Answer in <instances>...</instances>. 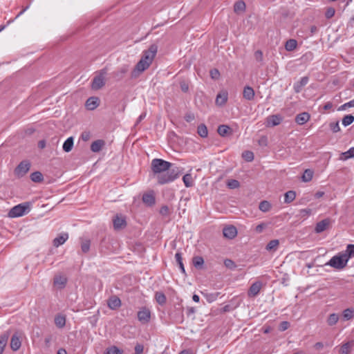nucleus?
Listing matches in <instances>:
<instances>
[{
	"instance_id": "nucleus-10",
	"label": "nucleus",
	"mask_w": 354,
	"mask_h": 354,
	"mask_svg": "<svg viewBox=\"0 0 354 354\" xmlns=\"http://www.w3.org/2000/svg\"><path fill=\"white\" fill-rule=\"evenodd\" d=\"M223 236L229 239H232L237 235V230L233 225H229L223 228Z\"/></svg>"
},
{
	"instance_id": "nucleus-6",
	"label": "nucleus",
	"mask_w": 354,
	"mask_h": 354,
	"mask_svg": "<svg viewBox=\"0 0 354 354\" xmlns=\"http://www.w3.org/2000/svg\"><path fill=\"white\" fill-rule=\"evenodd\" d=\"M30 168V162L28 160L21 161L14 170V174L17 178L24 176Z\"/></svg>"
},
{
	"instance_id": "nucleus-13",
	"label": "nucleus",
	"mask_w": 354,
	"mask_h": 354,
	"mask_svg": "<svg viewBox=\"0 0 354 354\" xmlns=\"http://www.w3.org/2000/svg\"><path fill=\"white\" fill-rule=\"evenodd\" d=\"M330 220L329 218H325L316 224L315 231L316 233H321L326 230L330 225Z\"/></svg>"
},
{
	"instance_id": "nucleus-52",
	"label": "nucleus",
	"mask_w": 354,
	"mask_h": 354,
	"mask_svg": "<svg viewBox=\"0 0 354 354\" xmlns=\"http://www.w3.org/2000/svg\"><path fill=\"white\" fill-rule=\"evenodd\" d=\"M218 292L216 293H210V294H205V297H206V299L208 302L211 303L214 301H215L218 296Z\"/></svg>"
},
{
	"instance_id": "nucleus-62",
	"label": "nucleus",
	"mask_w": 354,
	"mask_h": 354,
	"mask_svg": "<svg viewBox=\"0 0 354 354\" xmlns=\"http://www.w3.org/2000/svg\"><path fill=\"white\" fill-rule=\"evenodd\" d=\"M160 214L163 215V216L169 215V209L168 206H167V205L162 206L160 209Z\"/></svg>"
},
{
	"instance_id": "nucleus-44",
	"label": "nucleus",
	"mask_w": 354,
	"mask_h": 354,
	"mask_svg": "<svg viewBox=\"0 0 354 354\" xmlns=\"http://www.w3.org/2000/svg\"><path fill=\"white\" fill-rule=\"evenodd\" d=\"M175 259H176V261L177 263L179 266V268H180L181 272L183 274H185V267H184V265L183 263L182 254H181V253L180 252H178L176 253Z\"/></svg>"
},
{
	"instance_id": "nucleus-5",
	"label": "nucleus",
	"mask_w": 354,
	"mask_h": 354,
	"mask_svg": "<svg viewBox=\"0 0 354 354\" xmlns=\"http://www.w3.org/2000/svg\"><path fill=\"white\" fill-rule=\"evenodd\" d=\"M348 261L346 257H344L343 253L339 252L337 255L333 257L325 265L330 266L337 270H342L346 266Z\"/></svg>"
},
{
	"instance_id": "nucleus-40",
	"label": "nucleus",
	"mask_w": 354,
	"mask_h": 354,
	"mask_svg": "<svg viewBox=\"0 0 354 354\" xmlns=\"http://www.w3.org/2000/svg\"><path fill=\"white\" fill-rule=\"evenodd\" d=\"M197 132L198 135L202 138H206L208 135L207 128L204 124H201L198 125Z\"/></svg>"
},
{
	"instance_id": "nucleus-24",
	"label": "nucleus",
	"mask_w": 354,
	"mask_h": 354,
	"mask_svg": "<svg viewBox=\"0 0 354 354\" xmlns=\"http://www.w3.org/2000/svg\"><path fill=\"white\" fill-rule=\"evenodd\" d=\"M142 201L149 206L153 205L156 201L153 193H146L142 196Z\"/></svg>"
},
{
	"instance_id": "nucleus-11",
	"label": "nucleus",
	"mask_w": 354,
	"mask_h": 354,
	"mask_svg": "<svg viewBox=\"0 0 354 354\" xmlns=\"http://www.w3.org/2000/svg\"><path fill=\"white\" fill-rule=\"evenodd\" d=\"M262 287V283L261 281H256L253 283L250 287L248 295L250 297L257 296Z\"/></svg>"
},
{
	"instance_id": "nucleus-51",
	"label": "nucleus",
	"mask_w": 354,
	"mask_h": 354,
	"mask_svg": "<svg viewBox=\"0 0 354 354\" xmlns=\"http://www.w3.org/2000/svg\"><path fill=\"white\" fill-rule=\"evenodd\" d=\"M342 155L344 156L343 158L344 160H346V159H348L351 158H354V147H351L347 151L342 153Z\"/></svg>"
},
{
	"instance_id": "nucleus-35",
	"label": "nucleus",
	"mask_w": 354,
	"mask_h": 354,
	"mask_svg": "<svg viewBox=\"0 0 354 354\" xmlns=\"http://www.w3.org/2000/svg\"><path fill=\"white\" fill-rule=\"evenodd\" d=\"M297 42L294 39H288L285 44V48L288 51H292L297 48Z\"/></svg>"
},
{
	"instance_id": "nucleus-47",
	"label": "nucleus",
	"mask_w": 354,
	"mask_h": 354,
	"mask_svg": "<svg viewBox=\"0 0 354 354\" xmlns=\"http://www.w3.org/2000/svg\"><path fill=\"white\" fill-rule=\"evenodd\" d=\"M279 244V241L277 239L271 240L266 245V248L267 250H276L278 245Z\"/></svg>"
},
{
	"instance_id": "nucleus-9",
	"label": "nucleus",
	"mask_w": 354,
	"mask_h": 354,
	"mask_svg": "<svg viewBox=\"0 0 354 354\" xmlns=\"http://www.w3.org/2000/svg\"><path fill=\"white\" fill-rule=\"evenodd\" d=\"M121 304L122 303L120 299L115 295L110 297L107 300L108 307L111 310L118 309L121 306Z\"/></svg>"
},
{
	"instance_id": "nucleus-55",
	"label": "nucleus",
	"mask_w": 354,
	"mask_h": 354,
	"mask_svg": "<svg viewBox=\"0 0 354 354\" xmlns=\"http://www.w3.org/2000/svg\"><path fill=\"white\" fill-rule=\"evenodd\" d=\"M329 126L333 133H337L340 131V127H339L338 121H337L336 122L330 123Z\"/></svg>"
},
{
	"instance_id": "nucleus-43",
	"label": "nucleus",
	"mask_w": 354,
	"mask_h": 354,
	"mask_svg": "<svg viewBox=\"0 0 354 354\" xmlns=\"http://www.w3.org/2000/svg\"><path fill=\"white\" fill-rule=\"evenodd\" d=\"M183 183L186 187H191L193 186V178L190 174H186L183 177Z\"/></svg>"
},
{
	"instance_id": "nucleus-25",
	"label": "nucleus",
	"mask_w": 354,
	"mask_h": 354,
	"mask_svg": "<svg viewBox=\"0 0 354 354\" xmlns=\"http://www.w3.org/2000/svg\"><path fill=\"white\" fill-rule=\"evenodd\" d=\"M9 332H6L0 336V354H2L9 338Z\"/></svg>"
},
{
	"instance_id": "nucleus-45",
	"label": "nucleus",
	"mask_w": 354,
	"mask_h": 354,
	"mask_svg": "<svg viewBox=\"0 0 354 354\" xmlns=\"http://www.w3.org/2000/svg\"><path fill=\"white\" fill-rule=\"evenodd\" d=\"M313 176V171L309 169H307L304 171L301 179L304 182H309L312 180Z\"/></svg>"
},
{
	"instance_id": "nucleus-59",
	"label": "nucleus",
	"mask_w": 354,
	"mask_h": 354,
	"mask_svg": "<svg viewBox=\"0 0 354 354\" xmlns=\"http://www.w3.org/2000/svg\"><path fill=\"white\" fill-rule=\"evenodd\" d=\"M290 327V323L288 322L284 321L281 322L279 324V329L280 331H285Z\"/></svg>"
},
{
	"instance_id": "nucleus-33",
	"label": "nucleus",
	"mask_w": 354,
	"mask_h": 354,
	"mask_svg": "<svg viewBox=\"0 0 354 354\" xmlns=\"http://www.w3.org/2000/svg\"><path fill=\"white\" fill-rule=\"evenodd\" d=\"M339 320V315L337 313H332L329 315L327 318L326 322L327 324L330 326H333L335 325Z\"/></svg>"
},
{
	"instance_id": "nucleus-18",
	"label": "nucleus",
	"mask_w": 354,
	"mask_h": 354,
	"mask_svg": "<svg viewBox=\"0 0 354 354\" xmlns=\"http://www.w3.org/2000/svg\"><path fill=\"white\" fill-rule=\"evenodd\" d=\"M99 99L97 97H91L86 102V107L88 110H94L99 105Z\"/></svg>"
},
{
	"instance_id": "nucleus-12",
	"label": "nucleus",
	"mask_w": 354,
	"mask_h": 354,
	"mask_svg": "<svg viewBox=\"0 0 354 354\" xmlns=\"http://www.w3.org/2000/svg\"><path fill=\"white\" fill-rule=\"evenodd\" d=\"M105 84L104 77L102 75L95 76L93 80L91 88L93 90H99Z\"/></svg>"
},
{
	"instance_id": "nucleus-49",
	"label": "nucleus",
	"mask_w": 354,
	"mask_h": 354,
	"mask_svg": "<svg viewBox=\"0 0 354 354\" xmlns=\"http://www.w3.org/2000/svg\"><path fill=\"white\" fill-rule=\"evenodd\" d=\"M242 157L248 162H251L254 160V153L250 151H245L242 153Z\"/></svg>"
},
{
	"instance_id": "nucleus-50",
	"label": "nucleus",
	"mask_w": 354,
	"mask_h": 354,
	"mask_svg": "<svg viewBox=\"0 0 354 354\" xmlns=\"http://www.w3.org/2000/svg\"><path fill=\"white\" fill-rule=\"evenodd\" d=\"M227 186L230 189H236L239 187L240 183L235 179H230L227 183Z\"/></svg>"
},
{
	"instance_id": "nucleus-57",
	"label": "nucleus",
	"mask_w": 354,
	"mask_h": 354,
	"mask_svg": "<svg viewBox=\"0 0 354 354\" xmlns=\"http://www.w3.org/2000/svg\"><path fill=\"white\" fill-rule=\"evenodd\" d=\"M209 74L213 80H218L220 77V73L216 68L212 69L209 72Z\"/></svg>"
},
{
	"instance_id": "nucleus-29",
	"label": "nucleus",
	"mask_w": 354,
	"mask_h": 354,
	"mask_svg": "<svg viewBox=\"0 0 354 354\" xmlns=\"http://www.w3.org/2000/svg\"><path fill=\"white\" fill-rule=\"evenodd\" d=\"M73 141L74 140L73 137H69L65 140L62 147L63 150L65 152H70L72 150L73 147Z\"/></svg>"
},
{
	"instance_id": "nucleus-26",
	"label": "nucleus",
	"mask_w": 354,
	"mask_h": 354,
	"mask_svg": "<svg viewBox=\"0 0 354 354\" xmlns=\"http://www.w3.org/2000/svg\"><path fill=\"white\" fill-rule=\"evenodd\" d=\"M55 324L57 327L62 328L66 325V317L62 315H57L55 317Z\"/></svg>"
},
{
	"instance_id": "nucleus-54",
	"label": "nucleus",
	"mask_w": 354,
	"mask_h": 354,
	"mask_svg": "<svg viewBox=\"0 0 354 354\" xmlns=\"http://www.w3.org/2000/svg\"><path fill=\"white\" fill-rule=\"evenodd\" d=\"M353 106H354V99L353 100L349 101L348 102H346V103L342 104V106H340L338 108L337 110L343 111V110H345L346 108L353 107Z\"/></svg>"
},
{
	"instance_id": "nucleus-17",
	"label": "nucleus",
	"mask_w": 354,
	"mask_h": 354,
	"mask_svg": "<svg viewBox=\"0 0 354 354\" xmlns=\"http://www.w3.org/2000/svg\"><path fill=\"white\" fill-rule=\"evenodd\" d=\"M308 77L307 76L303 77L300 81L295 83L294 91L296 93H299L301 91L304 86H305L308 82Z\"/></svg>"
},
{
	"instance_id": "nucleus-21",
	"label": "nucleus",
	"mask_w": 354,
	"mask_h": 354,
	"mask_svg": "<svg viewBox=\"0 0 354 354\" xmlns=\"http://www.w3.org/2000/svg\"><path fill=\"white\" fill-rule=\"evenodd\" d=\"M354 346V341H349L344 344H343L339 348V354H349L351 351V348Z\"/></svg>"
},
{
	"instance_id": "nucleus-22",
	"label": "nucleus",
	"mask_w": 354,
	"mask_h": 354,
	"mask_svg": "<svg viewBox=\"0 0 354 354\" xmlns=\"http://www.w3.org/2000/svg\"><path fill=\"white\" fill-rule=\"evenodd\" d=\"M243 97L247 100H252L254 97V89L250 86H245L243 92Z\"/></svg>"
},
{
	"instance_id": "nucleus-27",
	"label": "nucleus",
	"mask_w": 354,
	"mask_h": 354,
	"mask_svg": "<svg viewBox=\"0 0 354 354\" xmlns=\"http://www.w3.org/2000/svg\"><path fill=\"white\" fill-rule=\"evenodd\" d=\"M227 100V92H223L221 93H218L216 98V103L218 105L222 106L225 104V102Z\"/></svg>"
},
{
	"instance_id": "nucleus-4",
	"label": "nucleus",
	"mask_w": 354,
	"mask_h": 354,
	"mask_svg": "<svg viewBox=\"0 0 354 354\" xmlns=\"http://www.w3.org/2000/svg\"><path fill=\"white\" fill-rule=\"evenodd\" d=\"M31 203L25 202L14 206L8 212L10 218L20 217L30 210Z\"/></svg>"
},
{
	"instance_id": "nucleus-41",
	"label": "nucleus",
	"mask_w": 354,
	"mask_h": 354,
	"mask_svg": "<svg viewBox=\"0 0 354 354\" xmlns=\"http://www.w3.org/2000/svg\"><path fill=\"white\" fill-rule=\"evenodd\" d=\"M245 3L243 1H238L234 5V10L235 12H243L245 10Z\"/></svg>"
},
{
	"instance_id": "nucleus-23",
	"label": "nucleus",
	"mask_w": 354,
	"mask_h": 354,
	"mask_svg": "<svg viewBox=\"0 0 354 354\" xmlns=\"http://www.w3.org/2000/svg\"><path fill=\"white\" fill-rule=\"evenodd\" d=\"M21 342L19 337L17 335H13L11 337L10 348L12 351H16L21 347Z\"/></svg>"
},
{
	"instance_id": "nucleus-63",
	"label": "nucleus",
	"mask_w": 354,
	"mask_h": 354,
	"mask_svg": "<svg viewBox=\"0 0 354 354\" xmlns=\"http://www.w3.org/2000/svg\"><path fill=\"white\" fill-rule=\"evenodd\" d=\"M135 353L134 354H141L143 352L144 346L142 344H137L134 348Z\"/></svg>"
},
{
	"instance_id": "nucleus-64",
	"label": "nucleus",
	"mask_w": 354,
	"mask_h": 354,
	"mask_svg": "<svg viewBox=\"0 0 354 354\" xmlns=\"http://www.w3.org/2000/svg\"><path fill=\"white\" fill-rule=\"evenodd\" d=\"M259 145L261 147H266L268 145V139L266 136H261L259 141Z\"/></svg>"
},
{
	"instance_id": "nucleus-14",
	"label": "nucleus",
	"mask_w": 354,
	"mask_h": 354,
	"mask_svg": "<svg viewBox=\"0 0 354 354\" xmlns=\"http://www.w3.org/2000/svg\"><path fill=\"white\" fill-rule=\"evenodd\" d=\"M310 118V115L308 112H303L296 115L295 122L302 125L306 123Z\"/></svg>"
},
{
	"instance_id": "nucleus-15",
	"label": "nucleus",
	"mask_w": 354,
	"mask_h": 354,
	"mask_svg": "<svg viewBox=\"0 0 354 354\" xmlns=\"http://www.w3.org/2000/svg\"><path fill=\"white\" fill-rule=\"evenodd\" d=\"M217 132L221 136L225 137L232 135L233 131L228 125L221 124L218 127Z\"/></svg>"
},
{
	"instance_id": "nucleus-32",
	"label": "nucleus",
	"mask_w": 354,
	"mask_h": 354,
	"mask_svg": "<svg viewBox=\"0 0 354 354\" xmlns=\"http://www.w3.org/2000/svg\"><path fill=\"white\" fill-rule=\"evenodd\" d=\"M343 319L344 320H351L354 317V308H348L342 312Z\"/></svg>"
},
{
	"instance_id": "nucleus-42",
	"label": "nucleus",
	"mask_w": 354,
	"mask_h": 354,
	"mask_svg": "<svg viewBox=\"0 0 354 354\" xmlns=\"http://www.w3.org/2000/svg\"><path fill=\"white\" fill-rule=\"evenodd\" d=\"M271 207H272L271 204L270 203V202H268L267 201H263L260 202L259 205V209L261 211H262L263 212H268V211L270 210Z\"/></svg>"
},
{
	"instance_id": "nucleus-31",
	"label": "nucleus",
	"mask_w": 354,
	"mask_h": 354,
	"mask_svg": "<svg viewBox=\"0 0 354 354\" xmlns=\"http://www.w3.org/2000/svg\"><path fill=\"white\" fill-rule=\"evenodd\" d=\"M67 279L64 277L57 276L54 278V285L59 286V288H63L66 284Z\"/></svg>"
},
{
	"instance_id": "nucleus-2",
	"label": "nucleus",
	"mask_w": 354,
	"mask_h": 354,
	"mask_svg": "<svg viewBox=\"0 0 354 354\" xmlns=\"http://www.w3.org/2000/svg\"><path fill=\"white\" fill-rule=\"evenodd\" d=\"M183 169L178 167L171 169L170 167L165 174L157 176L158 183L160 185H163L174 181L179 177Z\"/></svg>"
},
{
	"instance_id": "nucleus-1",
	"label": "nucleus",
	"mask_w": 354,
	"mask_h": 354,
	"mask_svg": "<svg viewBox=\"0 0 354 354\" xmlns=\"http://www.w3.org/2000/svg\"><path fill=\"white\" fill-rule=\"evenodd\" d=\"M158 51V46L156 44H151L149 48L143 52L140 60L136 64L133 71L131 72V78L136 79L141 73L147 70L151 64Z\"/></svg>"
},
{
	"instance_id": "nucleus-28",
	"label": "nucleus",
	"mask_w": 354,
	"mask_h": 354,
	"mask_svg": "<svg viewBox=\"0 0 354 354\" xmlns=\"http://www.w3.org/2000/svg\"><path fill=\"white\" fill-rule=\"evenodd\" d=\"M342 253L348 261L349 259L354 257V244H348L346 250Z\"/></svg>"
},
{
	"instance_id": "nucleus-60",
	"label": "nucleus",
	"mask_w": 354,
	"mask_h": 354,
	"mask_svg": "<svg viewBox=\"0 0 354 354\" xmlns=\"http://www.w3.org/2000/svg\"><path fill=\"white\" fill-rule=\"evenodd\" d=\"M254 58L259 62L263 61V53L261 50H258L254 53Z\"/></svg>"
},
{
	"instance_id": "nucleus-48",
	"label": "nucleus",
	"mask_w": 354,
	"mask_h": 354,
	"mask_svg": "<svg viewBox=\"0 0 354 354\" xmlns=\"http://www.w3.org/2000/svg\"><path fill=\"white\" fill-rule=\"evenodd\" d=\"M354 121V116L352 115H346L343 118H342V124L344 126V127H347L348 125H350L351 124H352Z\"/></svg>"
},
{
	"instance_id": "nucleus-30",
	"label": "nucleus",
	"mask_w": 354,
	"mask_h": 354,
	"mask_svg": "<svg viewBox=\"0 0 354 354\" xmlns=\"http://www.w3.org/2000/svg\"><path fill=\"white\" fill-rule=\"evenodd\" d=\"M129 68L127 66H123L121 67L118 71H115L114 73V77L118 80H120L122 79L124 76V75L128 72Z\"/></svg>"
},
{
	"instance_id": "nucleus-34",
	"label": "nucleus",
	"mask_w": 354,
	"mask_h": 354,
	"mask_svg": "<svg viewBox=\"0 0 354 354\" xmlns=\"http://www.w3.org/2000/svg\"><path fill=\"white\" fill-rule=\"evenodd\" d=\"M192 263L196 268L201 269L204 263V259L201 256H196L193 257Z\"/></svg>"
},
{
	"instance_id": "nucleus-61",
	"label": "nucleus",
	"mask_w": 354,
	"mask_h": 354,
	"mask_svg": "<svg viewBox=\"0 0 354 354\" xmlns=\"http://www.w3.org/2000/svg\"><path fill=\"white\" fill-rule=\"evenodd\" d=\"M81 138L83 141H88L91 138V133L89 131H83L81 134Z\"/></svg>"
},
{
	"instance_id": "nucleus-38",
	"label": "nucleus",
	"mask_w": 354,
	"mask_h": 354,
	"mask_svg": "<svg viewBox=\"0 0 354 354\" xmlns=\"http://www.w3.org/2000/svg\"><path fill=\"white\" fill-rule=\"evenodd\" d=\"M30 179L35 183H41L44 180L42 174L40 171H35L30 174Z\"/></svg>"
},
{
	"instance_id": "nucleus-37",
	"label": "nucleus",
	"mask_w": 354,
	"mask_h": 354,
	"mask_svg": "<svg viewBox=\"0 0 354 354\" xmlns=\"http://www.w3.org/2000/svg\"><path fill=\"white\" fill-rule=\"evenodd\" d=\"M155 299L157 303H158L161 306L164 305L167 301L166 296L162 292H156Z\"/></svg>"
},
{
	"instance_id": "nucleus-36",
	"label": "nucleus",
	"mask_w": 354,
	"mask_h": 354,
	"mask_svg": "<svg viewBox=\"0 0 354 354\" xmlns=\"http://www.w3.org/2000/svg\"><path fill=\"white\" fill-rule=\"evenodd\" d=\"M284 196V203L287 204L290 203L295 199L296 192L292 190L288 191L285 194Z\"/></svg>"
},
{
	"instance_id": "nucleus-7",
	"label": "nucleus",
	"mask_w": 354,
	"mask_h": 354,
	"mask_svg": "<svg viewBox=\"0 0 354 354\" xmlns=\"http://www.w3.org/2000/svg\"><path fill=\"white\" fill-rule=\"evenodd\" d=\"M137 316L141 323L147 324L151 319V312L149 308L143 307L138 312Z\"/></svg>"
},
{
	"instance_id": "nucleus-19",
	"label": "nucleus",
	"mask_w": 354,
	"mask_h": 354,
	"mask_svg": "<svg viewBox=\"0 0 354 354\" xmlns=\"http://www.w3.org/2000/svg\"><path fill=\"white\" fill-rule=\"evenodd\" d=\"M105 145V141L103 140H97L92 142L91 145V150L93 152L97 153L100 151Z\"/></svg>"
},
{
	"instance_id": "nucleus-39",
	"label": "nucleus",
	"mask_w": 354,
	"mask_h": 354,
	"mask_svg": "<svg viewBox=\"0 0 354 354\" xmlns=\"http://www.w3.org/2000/svg\"><path fill=\"white\" fill-rule=\"evenodd\" d=\"M91 241L89 239H81V250L82 252L87 253L90 250Z\"/></svg>"
},
{
	"instance_id": "nucleus-8",
	"label": "nucleus",
	"mask_w": 354,
	"mask_h": 354,
	"mask_svg": "<svg viewBox=\"0 0 354 354\" xmlns=\"http://www.w3.org/2000/svg\"><path fill=\"white\" fill-rule=\"evenodd\" d=\"M113 227L116 230L124 229L127 226L125 217L117 214L113 219Z\"/></svg>"
},
{
	"instance_id": "nucleus-3",
	"label": "nucleus",
	"mask_w": 354,
	"mask_h": 354,
	"mask_svg": "<svg viewBox=\"0 0 354 354\" xmlns=\"http://www.w3.org/2000/svg\"><path fill=\"white\" fill-rule=\"evenodd\" d=\"M171 166V162L160 158H154L151 164L152 171L158 175L165 174L164 172H167Z\"/></svg>"
},
{
	"instance_id": "nucleus-46",
	"label": "nucleus",
	"mask_w": 354,
	"mask_h": 354,
	"mask_svg": "<svg viewBox=\"0 0 354 354\" xmlns=\"http://www.w3.org/2000/svg\"><path fill=\"white\" fill-rule=\"evenodd\" d=\"M123 351L122 349L118 348L115 346H112L109 348H107L105 351L104 354H122Z\"/></svg>"
},
{
	"instance_id": "nucleus-58",
	"label": "nucleus",
	"mask_w": 354,
	"mask_h": 354,
	"mask_svg": "<svg viewBox=\"0 0 354 354\" xmlns=\"http://www.w3.org/2000/svg\"><path fill=\"white\" fill-rule=\"evenodd\" d=\"M335 10L333 8H327L325 16L327 19H330L335 15Z\"/></svg>"
},
{
	"instance_id": "nucleus-16",
	"label": "nucleus",
	"mask_w": 354,
	"mask_h": 354,
	"mask_svg": "<svg viewBox=\"0 0 354 354\" xmlns=\"http://www.w3.org/2000/svg\"><path fill=\"white\" fill-rule=\"evenodd\" d=\"M68 239V233H62L59 234L56 238L53 239V245L56 248L59 245L64 244L66 240Z\"/></svg>"
},
{
	"instance_id": "nucleus-20",
	"label": "nucleus",
	"mask_w": 354,
	"mask_h": 354,
	"mask_svg": "<svg viewBox=\"0 0 354 354\" xmlns=\"http://www.w3.org/2000/svg\"><path fill=\"white\" fill-rule=\"evenodd\" d=\"M282 121V118L279 115H272L267 118L268 126L274 127L279 125Z\"/></svg>"
},
{
	"instance_id": "nucleus-56",
	"label": "nucleus",
	"mask_w": 354,
	"mask_h": 354,
	"mask_svg": "<svg viewBox=\"0 0 354 354\" xmlns=\"http://www.w3.org/2000/svg\"><path fill=\"white\" fill-rule=\"evenodd\" d=\"M180 87L181 91L184 93H187L189 91V84L185 80L180 82Z\"/></svg>"
},
{
	"instance_id": "nucleus-53",
	"label": "nucleus",
	"mask_w": 354,
	"mask_h": 354,
	"mask_svg": "<svg viewBox=\"0 0 354 354\" xmlns=\"http://www.w3.org/2000/svg\"><path fill=\"white\" fill-rule=\"evenodd\" d=\"M224 265L227 268H230L231 270H234V268H236V266L235 264V263L231 260V259H226L225 261H224Z\"/></svg>"
}]
</instances>
